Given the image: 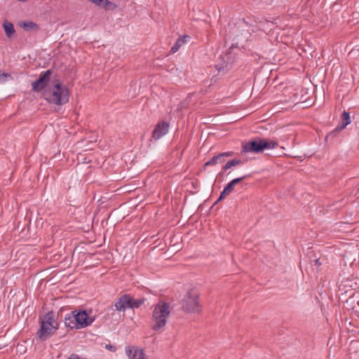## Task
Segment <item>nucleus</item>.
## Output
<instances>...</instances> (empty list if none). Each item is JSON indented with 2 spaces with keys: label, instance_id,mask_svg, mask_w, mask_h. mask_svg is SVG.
Masks as SVG:
<instances>
[{
  "label": "nucleus",
  "instance_id": "8",
  "mask_svg": "<svg viewBox=\"0 0 359 359\" xmlns=\"http://www.w3.org/2000/svg\"><path fill=\"white\" fill-rule=\"evenodd\" d=\"M247 177L246 175L238 177L236 179H233L231 180L229 183L226 184V186L224 187V190L221 192L220 196L217 201V203L223 200L227 196H229L232 191L233 190L235 186L242 182L243 180H245Z\"/></svg>",
  "mask_w": 359,
  "mask_h": 359
},
{
  "label": "nucleus",
  "instance_id": "22",
  "mask_svg": "<svg viewBox=\"0 0 359 359\" xmlns=\"http://www.w3.org/2000/svg\"><path fill=\"white\" fill-rule=\"evenodd\" d=\"M89 1L99 6H102V3H104V4L103 5V7H104V8L107 7V5L110 4V2L108 0H89Z\"/></svg>",
  "mask_w": 359,
  "mask_h": 359
},
{
  "label": "nucleus",
  "instance_id": "17",
  "mask_svg": "<svg viewBox=\"0 0 359 359\" xmlns=\"http://www.w3.org/2000/svg\"><path fill=\"white\" fill-rule=\"evenodd\" d=\"M341 120L342 121H341V125L339 126H338L337 129H339V130L344 129V128H346V126L347 125L351 123V117H350L349 113L344 111L341 115Z\"/></svg>",
  "mask_w": 359,
  "mask_h": 359
},
{
  "label": "nucleus",
  "instance_id": "15",
  "mask_svg": "<svg viewBox=\"0 0 359 359\" xmlns=\"http://www.w3.org/2000/svg\"><path fill=\"white\" fill-rule=\"evenodd\" d=\"M145 299H133L128 294V307L130 309H137L144 303Z\"/></svg>",
  "mask_w": 359,
  "mask_h": 359
},
{
  "label": "nucleus",
  "instance_id": "1",
  "mask_svg": "<svg viewBox=\"0 0 359 359\" xmlns=\"http://www.w3.org/2000/svg\"><path fill=\"white\" fill-rule=\"evenodd\" d=\"M169 304L160 301L154 307L151 319V327L153 330L161 332L165 327L170 316Z\"/></svg>",
  "mask_w": 359,
  "mask_h": 359
},
{
  "label": "nucleus",
  "instance_id": "5",
  "mask_svg": "<svg viewBox=\"0 0 359 359\" xmlns=\"http://www.w3.org/2000/svg\"><path fill=\"white\" fill-rule=\"evenodd\" d=\"M52 73L51 69H48L42 72L39 79L32 83V90L34 92H41L43 90L48 86Z\"/></svg>",
  "mask_w": 359,
  "mask_h": 359
},
{
  "label": "nucleus",
  "instance_id": "21",
  "mask_svg": "<svg viewBox=\"0 0 359 359\" xmlns=\"http://www.w3.org/2000/svg\"><path fill=\"white\" fill-rule=\"evenodd\" d=\"M226 57L227 58V61H224V64L222 65L217 64L215 65V68L218 70L219 72L224 70H228V66L229 65V55H226Z\"/></svg>",
  "mask_w": 359,
  "mask_h": 359
},
{
  "label": "nucleus",
  "instance_id": "18",
  "mask_svg": "<svg viewBox=\"0 0 359 359\" xmlns=\"http://www.w3.org/2000/svg\"><path fill=\"white\" fill-rule=\"evenodd\" d=\"M42 323L48 324V325H55L58 327V324L55 320H54V313L53 311L48 312L45 316L43 320L41 322Z\"/></svg>",
  "mask_w": 359,
  "mask_h": 359
},
{
  "label": "nucleus",
  "instance_id": "20",
  "mask_svg": "<svg viewBox=\"0 0 359 359\" xmlns=\"http://www.w3.org/2000/svg\"><path fill=\"white\" fill-rule=\"evenodd\" d=\"M241 163H242L241 161L239 160V159H236V158L232 159V160L228 161L223 166V170H226L232 168L233 166H236V165H240Z\"/></svg>",
  "mask_w": 359,
  "mask_h": 359
},
{
  "label": "nucleus",
  "instance_id": "23",
  "mask_svg": "<svg viewBox=\"0 0 359 359\" xmlns=\"http://www.w3.org/2000/svg\"><path fill=\"white\" fill-rule=\"evenodd\" d=\"M10 76L9 74L0 72V83H3L6 81V78Z\"/></svg>",
  "mask_w": 359,
  "mask_h": 359
},
{
  "label": "nucleus",
  "instance_id": "6",
  "mask_svg": "<svg viewBox=\"0 0 359 359\" xmlns=\"http://www.w3.org/2000/svg\"><path fill=\"white\" fill-rule=\"evenodd\" d=\"M74 320L76 321V325H78V329L86 327L93 323L94 318H90L86 311H76V315L73 316Z\"/></svg>",
  "mask_w": 359,
  "mask_h": 359
},
{
  "label": "nucleus",
  "instance_id": "13",
  "mask_svg": "<svg viewBox=\"0 0 359 359\" xmlns=\"http://www.w3.org/2000/svg\"><path fill=\"white\" fill-rule=\"evenodd\" d=\"M190 39H191L190 36L187 35V34H185L184 36H180L177 39L174 46L171 48V52L173 53H176L180 49V48L184 43H187Z\"/></svg>",
  "mask_w": 359,
  "mask_h": 359
},
{
  "label": "nucleus",
  "instance_id": "26",
  "mask_svg": "<svg viewBox=\"0 0 359 359\" xmlns=\"http://www.w3.org/2000/svg\"><path fill=\"white\" fill-rule=\"evenodd\" d=\"M315 264L319 266L321 265V263L319 262V259H316Z\"/></svg>",
  "mask_w": 359,
  "mask_h": 359
},
{
  "label": "nucleus",
  "instance_id": "10",
  "mask_svg": "<svg viewBox=\"0 0 359 359\" xmlns=\"http://www.w3.org/2000/svg\"><path fill=\"white\" fill-rule=\"evenodd\" d=\"M128 294H123L115 302L114 305H111L108 308V311H112V315L115 311H125L128 307Z\"/></svg>",
  "mask_w": 359,
  "mask_h": 359
},
{
  "label": "nucleus",
  "instance_id": "3",
  "mask_svg": "<svg viewBox=\"0 0 359 359\" xmlns=\"http://www.w3.org/2000/svg\"><path fill=\"white\" fill-rule=\"evenodd\" d=\"M44 96L48 102L62 105L69 102V90L61 83H57L49 91L45 92Z\"/></svg>",
  "mask_w": 359,
  "mask_h": 359
},
{
  "label": "nucleus",
  "instance_id": "14",
  "mask_svg": "<svg viewBox=\"0 0 359 359\" xmlns=\"http://www.w3.org/2000/svg\"><path fill=\"white\" fill-rule=\"evenodd\" d=\"M76 315V311H71L65 317V326L70 329H78V325H76V321L74 320L73 316Z\"/></svg>",
  "mask_w": 359,
  "mask_h": 359
},
{
  "label": "nucleus",
  "instance_id": "27",
  "mask_svg": "<svg viewBox=\"0 0 359 359\" xmlns=\"http://www.w3.org/2000/svg\"><path fill=\"white\" fill-rule=\"evenodd\" d=\"M344 285L345 286H347V280H346V281L344 282Z\"/></svg>",
  "mask_w": 359,
  "mask_h": 359
},
{
  "label": "nucleus",
  "instance_id": "7",
  "mask_svg": "<svg viewBox=\"0 0 359 359\" xmlns=\"http://www.w3.org/2000/svg\"><path fill=\"white\" fill-rule=\"evenodd\" d=\"M58 327L55 325H48L41 323V327L37 332L38 337L41 341H45L50 337L57 330Z\"/></svg>",
  "mask_w": 359,
  "mask_h": 359
},
{
  "label": "nucleus",
  "instance_id": "19",
  "mask_svg": "<svg viewBox=\"0 0 359 359\" xmlns=\"http://www.w3.org/2000/svg\"><path fill=\"white\" fill-rule=\"evenodd\" d=\"M3 27L6 36L11 38L15 32L13 23L6 20L3 24Z\"/></svg>",
  "mask_w": 359,
  "mask_h": 359
},
{
  "label": "nucleus",
  "instance_id": "2",
  "mask_svg": "<svg viewBox=\"0 0 359 359\" xmlns=\"http://www.w3.org/2000/svg\"><path fill=\"white\" fill-rule=\"evenodd\" d=\"M278 144L276 141L261 137H255L248 142H242L241 154L247 153L258 154L264 149H275Z\"/></svg>",
  "mask_w": 359,
  "mask_h": 359
},
{
  "label": "nucleus",
  "instance_id": "11",
  "mask_svg": "<svg viewBox=\"0 0 359 359\" xmlns=\"http://www.w3.org/2000/svg\"><path fill=\"white\" fill-rule=\"evenodd\" d=\"M168 123L165 122L158 123L152 133V137L154 140H158L165 135L168 131Z\"/></svg>",
  "mask_w": 359,
  "mask_h": 359
},
{
  "label": "nucleus",
  "instance_id": "25",
  "mask_svg": "<svg viewBox=\"0 0 359 359\" xmlns=\"http://www.w3.org/2000/svg\"><path fill=\"white\" fill-rule=\"evenodd\" d=\"M69 359H86V358H81L79 355H77L76 353H72L70 355Z\"/></svg>",
  "mask_w": 359,
  "mask_h": 359
},
{
  "label": "nucleus",
  "instance_id": "9",
  "mask_svg": "<svg viewBox=\"0 0 359 359\" xmlns=\"http://www.w3.org/2000/svg\"><path fill=\"white\" fill-rule=\"evenodd\" d=\"M126 353L128 359H149L144 351L136 346H128L126 348Z\"/></svg>",
  "mask_w": 359,
  "mask_h": 359
},
{
  "label": "nucleus",
  "instance_id": "12",
  "mask_svg": "<svg viewBox=\"0 0 359 359\" xmlns=\"http://www.w3.org/2000/svg\"><path fill=\"white\" fill-rule=\"evenodd\" d=\"M233 151H227V152H223L218 155L214 156L211 159H210L208 161H207L204 166H209V165H217V163L222 162L224 161V157H230L233 155Z\"/></svg>",
  "mask_w": 359,
  "mask_h": 359
},
{
  "label": "nucleus",
  "instance_id": "24",
  "mask_svg": "<svg viewBox=\"0 0 359 359\" xmlns=\"http://www.w3.org/2000/svg\"><path fill=\"white\" fill-rule=\"evenodd\" d=\"M105 348L111 351H113V352L116 351V348L114 346H112L111 344H107L105 346Z\"/></svg>",
  "mask_w": 359,
  "mask_h": 359
},
{
  "label": "nucleus",
  "instance_id": "16",
  "mask_svg": "<svg viewBox=\"0 0 359 359\" xmlns=\"http://www.w3.org/2000/svg\"><path fill=\"white\" fill-rule=\"evenodd\" d=\"M20 26L23 27V29L25 31L39 30V25L32 21L21 22L20 23Z\"/></svg>",
  "mask_w": 359,
  "mask_h": 359
},
{
  "label": "nucleus",
  "instance_id": "4",
  "mask_svg": "<svg viewBox=\"0 0 359 359\" xmlns=\"http://www.w3.org/2000/svg\"><path fill=\"white\" fill-rule=\"evenodd\" d=\"M182 309L188 313H198L201 311L199 293L194 290H189L181 302Z\"/></svg>",
  "mask_w": 359,
  "mask_h": 359
}]
</instances>
